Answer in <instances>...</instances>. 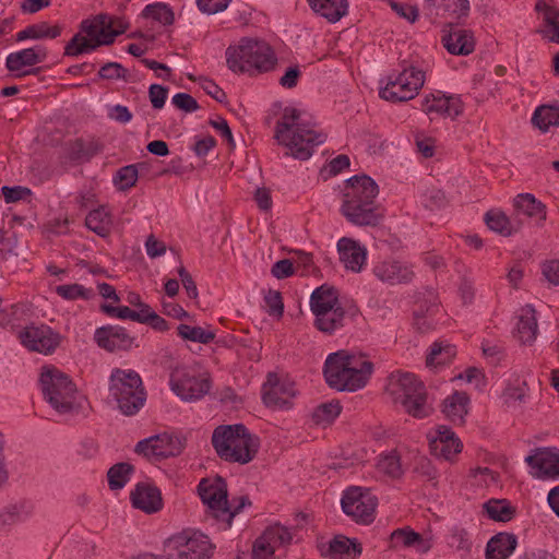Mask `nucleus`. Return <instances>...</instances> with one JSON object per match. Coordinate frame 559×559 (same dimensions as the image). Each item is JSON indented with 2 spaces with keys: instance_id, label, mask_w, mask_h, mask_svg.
I'll return each mask as SVG.
<instances>
[{
  "instance_id": "nucleus-1",
  "label": "nucleus",
  "mask_w": 559,
  "mask_h": 559,
  "mask_svg": "<svg viewBox=\"0 0 559 559\" xmlns=\"http://www.w3.org/2000/svg\"><path fill=\"white\" fill-rule=\"evenodd\" d=\"M274 139L278 145L286 148V156L307 160L311 157L313 148L325 142L326 134L302 120L298 109L286 107L276 122Z\"/></svg>"
},
{
  "instance_id": "nucleus-2",
  "label": "nucleus",
  "mask_w": 559,
  "mask_h": 559,
  "mask_svg": "<svg viewBox=\"0 0 559 559\" xmlns=\"http://www.w3.org/2000/svg\"><path fill=\"white\" fill-rule=\"evenodd\" d=\"M373 371V364L345 350L328 356L323 374L326 383L337 391H356L364 388Z\"/></svg>"
},
{
  "instance_id": "nucleus-3",
  "label": "nucleus",
  "mask_w": 559,
  "mask_h": 559,
  "mask_svg": "<svg viewBox=\"0 0 559 559\" xmlns=\"http://www.w3.org/2000/svg\"><path fill=\"white\" fill-rule=\"evenodd\" d=\"M212 445L225 462L248 464L259 451V439L242 424L221 425L212 435Z\"/></svg>"
},
{
  "instance_id": "nucleus-4",
  "label": "nucleus",
  "mask_w": 559,
  "mask_h": 559,
  "mask_svg": "<svg viewBox=\"0 0 559 559\" xmlns=\"http://www.w3.org/2000/svg\"><path fill=\"white\" fill-rule=\"evenodd\" d=\"M225 56L227 67L234 73L267 72L277 61L271 46L254 37H242L237 44L229 45Z\"/></svg>"
},
{
  "instance_id": "nucleus-5",
  "label": "nucleus",
  "mask_w": 559,
  "mask_h": 559,
  "mask_svg": "<svg viewBox=\"0 0 559 559\" xmlns=\"http://www.w3.org/2000/svg\"><path fill=\"white\" fill-rule=\"evenodd\" d=\"M386 391L395 404L414 418H426L433 412L427 389L414 373L396 371L390 374Z\"/></svg>"
},
{
  "instance_id": "nucleus-6",
  "label": "nucleus",
  "mask_w": 559,
  "mask_h": 559,
  "mask_svg": "<svg viewBox=\"0 0 559 559\" xmlns=\"http://www.w3.org/2000/svg\"><path fill=\"white\" fill-rule=\"evenodd\" d=\"M39 383L45 400L59 414L78 413L82 407L78 401L76 385L57 368L44 367Z\"/></svg>"
},
{
  "instance_id": "nucleus-7",
  "label": "nucleus",
  "mask_w": 559,
  "mask_h": 559,
  "mask_svg": "<svg viewBox=\"0 0 559 559\" xmlns=\"http://www.w3.org/2000/svg\"><path fill=\"white\" fill-rule=\"evenodd\" d=\"M108 390L119 411L126 416L135 415L145 404L146 391L140 374L134 370L115 368Z\"/></svg>"
},
{
  "instance_id": "nucleus-8",
  "label": "nucleus",
  "mask_w": 559,
  "mask_h": 559,
  "mask_svg": "<svg viewBox=\"0 0 559 559\" xmlns=\"http://www.w3.org/2000/svg\"><path fill=\"white\" fill-rule=\"evenodd\" d=\"M198 492L202 502L207 507L206 514L224 525V530L230 527L228 514L227 484L223 477L214 479L203 478L198 485Z\"/></svg>"
},
{
  "instance_id": "nucleus-9",
  "label": "nucleus",
  "mask_w": 559,
  "mask_h": 559,
  "mask_svg": "<svg viewBox=\"0 0 559 559\" xmlns=\"http://www.w3.org/2000/svg\"><path fill=\"white\" fill-rule=\"evenodd\" d=\"M425 83V73L415 67L404 68L397 74H391L388 83L380 88L381 98L392 103L413 99Z\"/></svg>"
},
{
  "instance_id": "nucleus-10",
  "label": "nucleus",
  "mask_w": 559,
  "mask_h": 559,
  "mask_svg": "<svg viewBox=\"0 0 559 559\" xmlns=\"http://www.w3.org/2000/svg\"><path fill=\"white\" fill-rule=\"evenodd\" d=\"M167 548L169 559H210L214 546L206 535L183 531L167 540Z\"/></svg>"
},
{
  "instance_id": "nucleus-11",
  "label": "nucleus",
  "mask_w": 559,
  "mask_h": 559,
  "mask_svg": "<svg viewBox=\"0 0 559 559\" xmlns=\"http://www.w3.org/2000/svg\"><path fill=\"white\" fill-rule=\"evenodd\" d=\"M110 19L106 13H99L93 19H85L80 23V32L76 33L66 45L63 55L67 57H78L83 53H90L95 47H83L94 45V39H98L103 28Z\"/></svg>"
},
{
  "instance_id": "nucleus-12",
  "label": "nucleus",
  "mask_w": 559,
  "mask_h": 559,
  "mask_svg": "<svg viewBox=\"0 0 559 559\" xmlns=\"http://www.w3.org/2000/svg\"><path fill=\"white\" fill-rule=\"evenodd\" d=\"M377 498L370 489L352 487L344 492L342 509L357 523L370 524L374 520Z\"/></svg>"
},
{
  "instance_id": "nucleus-13",
  "label": "nucleus",
  "mask_w": 559,
  "mask_h": 559,
  "mask_svg": "<svg viewBox=\"0 0 559 559\" xmlns=\"http://www.w3.org/2000/svg\"><path fill=\"white\" fill-rule=\"evenodd\" d=\"M355 195L343 194L341 214L353 225L374 227L380 224L384 214L376 202H358Z\"/></svg>"
},
{
  "instance_id": "nucleus-14",
  "label": "nucleus",
  "mask_w": 559,
  "mask_h": 559,
  "mask_svg": "<svg viewBox=\"0 0 559 559\" xmlns=\"http://www.w3.org/2000/svg\"><path fill=\"white\" fill-rule=\"evenodd\" d=\"M21 344L31 352L52 354L60 345L61 336L46 324H31L17 334Z\"/></svg>"
},
{
  "instance_id": "nucleus-15",
  "label": "nucleus",
  "mask_w": 559,
  "mask_h": 559,
  "mask_svg": "<svg viewBox=\"0 0 559 559\" xmlns=\"http://www.w3.org/2000/svg\"><path fill=\"white\" fill-rule=\"evenodd\" d=\"M296 395L295 385L289 380H281L276 373H269L262 386V400L272 409H288Z\"/></svg>"
},
{
  "instance_id": "nucleus-16",
  "label": "nucleus",
  "mask_w": 559,
  "mask_h": 559,
  "mask_svg": "<svg viewBox=\"0 0 559 559\" xmlns=\"http://www.w3.org/2000/svg\"><path fill=\"white\" fill-rule=\"evenodd\" d=\"M183 448L185 444L180 438L163 433L139 441L135 445V452L147 459L159 460L177 456Z\"/></svg>"
},
{
  "instance_id": "nucleus-17",
  "label": "nucleus",
  "mask_w": 559,
  "mask_h": 559,
  "mask_svg": "<svg viewBox=\"0 0 559 559\" xmlns=\"http://www.w3.org/2000/svg\"><path fill=\"white\" fill-rule=\"evenodd\" d=\"M360 314L356 306L343 307L338 305L331 310L314 316L313 326L321 333L333 335L338 330L353 323Z\"/></svg>"
},
{
  "instance_id": "nucleus-18",
  "label": "nucleus",
  "mask_w": 559,
  "mask_h": 559,
  "mask_svg": "<svg viewBox=\"0 0 559 559\" xmlns=\"http://www.w3.org/2000/svg\"><path fill=\"white\" fill-rule=\"evenodd\" d=\"M94 341L102 349L115 352H128L134 345V337L119 325H104L96 329Z\"/></svg>"
},
{
  "instance_id": "nucleus-19",
  "label": "nucleus",
  "mask_w": 559,
  "mask_h": 559,
  "mask_svg": "<svg viewBox=\"0 0 559 559\" xmlns=\"http://www.w3.org/2000/svg\"><path fill=\"white\" fill-rule=\"evenodd\" d=\"M525 462L532 468L533 477H559V451L549 448L536 449L534 454L525 457Z\"/></svg>"
},
{
  "instance_id": "nucleus-20",
  "label": "nucleus",
  "mask_w": 559,
  "mask_h": 559,
  "mask_svg": "<svg viewBox=\"0 0 559 559\" xmlns=\"http://www.w3.org/2000/svg\"><path fill=\"white\" fill-rule=\"evenodd\" d=\"M171 390L183 401H193L203 397L211 388L210 380L182 373L178 378H171Z\"/></svg>"
},
{
  "instance_id": "nucleus-21",
  "label": "nucleus",
  "mask_w": 559,
  "mask_h": 559,
  "mask_svg": "<svg viewBox=\"0 0 559 559\" xmlns=\"http://www.w3.org/2000/svg\"><path fill=\"white\" fill-rule=\"evenodd\" d=\"M423 111L433 117L455 118L463 112V103L460 97L444 95H428L424 98Z\"/></svg>"
},
{
  "instance_id": "nucleus-22",
  "label": "nucleus",
  "mask_w": 559,
  "mask_h": 559,
  "mask_svg": "<svg viewBox=\"0 0 559 559\" xmlns=\"http://www.w3.org/2000/svg\"><path fill=\"white\" fill-rule=\"evenodd\" d=\"M423 11L431 21L447 15L459 20L467 16L469 2L468 0H425Z\"/></svg>"
},
{
  "instance_id": "nucleus-23",
  "label": "nucleus",
  "mask_w": 559,
  "mask_h": 559,
  "mask_svg": "<svg viewBox=\"0 0 559 559\" xmlns=\"http://www.w3.org/2000/svg\"><path fill=\"white\" fill-rule=\"evenodd\" d=\"M441 41L451 55L467 56L475 49L473 33L467 29H454L451 23L445 25Z\"/></svg>"
},
{
  "instance_id": "nucleus-24",
  "label": "nucleus",
  "mask_w": 559,
  "mask_h": 559,
  "mask_svg": "<svg viewBox=\"0 0 559 559\" xmlns=\"http://www.w3.org/2000/svg\"><path fill=\"white\" fill-rule=\"evenodd\" d=\"M462 442L451 428L439 426L437 436L429 442L430 452L438 459L451 460L462 451Z\"/></svg>"
},
{
  "instance_id": "nucleus-25",
  "label": "nucleus",
  "mask_w": 559,
  "mask_h": 559,
  "mask_svg": "<svg viewBox=\"0 0 559 559\" xmlns=\"http://www.w3.org/2000/svg\"><path fill=\"white\" fill-rule=\"evenodd\" d=\"M552 0H538L535 11L542 19L538 33L551 43L559 44V9Z\"/></svg>"
},
{
  "instance_id": "nucleus-26",
  "label": "nucleus",
  "mask_w": 559,
  "mask_h": 559,
  "mask_svg": "<svg viewBox=\"0 0 559 559\" xmlns=\"http://www.w3.org/2000/svg\"><path fill=\"white\" fill-rule=\"evenodd\" d=\"M132 506L135 509L151 514L163 508V499L159 489L148 484H138L130 493Z\"/></svg>"
},
{
  "instance_id": "nucleus-27",
  "label": "nucleus",
  "mask_w": 559,
  "mask_h": 559,
  "mask_svg": "<svg viewBox=\"0 0 559 559\" xmlns=\"http://www.w3.org/2000/svg\"><path fill=\"white\" fill-rule=\"evenodd\" d=\"M374 275L382 282L394 284L409 283L414 277L413 270L399 261H383L373 269Z\"/></svg>"
},
{
  "instance_id": "nucleus-28",
  "label": "nucleus",
  "mask_w": 559,
  "mask_h": 559,
  "mask_svg": "<svg viewBox=\"0 0 559 559\" xmlns=\"http://www.w3.org/2000/svg\"><path fill=\"white\" fill-rule=\"evenodd\" d=\"M354 194L358 202H376L379 188L376 181L367 175H356L346 180L343 194Z\"/></svg>"
},
{
  "instance_id": "nucleus-29",
  "label": "nucleus",
  "mask_w": 559,
  "mask_h": 559,
  "mask_svg": "<svg viewBox=\"0 0 559 559\" xmlns=\"http://www.w3.org/2000/svg\"><path fill=\"white\" fill-rule=\"evenodd\" d=\"M340 260L347 270L359 272L366 262V249L350 238H341L337 242Z\"/></svg>"
},
{
  "instance_id": "nucleus-30",
  "label": "nucleus",
  "mask_w": 559,
  "mask_h": 559,
  "mask_svg": "<svg viewBox=\"0 0 559 559\" xmlns=\"http://www.w3.org/2000/svg\"><path fill=\"white\" fill-rule=\"evenodd\" d=\"M47 49L43 46L22 49L7 57L5 66L11 72L20 71L23 67H32L47 59Z\"/></svg>"
},
{
  "instance_id": "nucleus-31",
  "label": "nucleus",
  "mask_w": 559,
  "mask_h": 559,
  "mask_svg": "<svg viewBox=\"0 0 559 559\" xmlns=\"http://www.w3.org/2000/svg\"><path fill=\"white\" fill-rule=\"evenodd\" d=\"M338 305L341 302L337 289L328 284L317 287L310 296V310L313 316L331 310Z\"/></svg>"
},
{
  "instance_id": "nucleus-32",
  "label": "nucleus",
  "mask_w": 559,
  "mask_h": 559,
  "mask_svg": "<svg viewBox=\"0 0 559 559\" xmlns=\"http://www.w3.org/2000/svg\"><path fill=\"white\" fill-rule=\"evenodd\" d=\"M314 13L330 23L338 22L348 12V0H308Z\"/></svg>"
},
{
  "instance_id": "nucleus-33",
  "label": "nucleus",
  "mask_w": 559,
  "mask_h": 559,
  "mask_svg": "<svg viewBox=\"0 0 559 559\" xmlns=\"http://www.w3.org/2000/svg\"><path fill=\"white\" fill-rule=\"evenodd\" d=\"M518 540L511 533H498L487 543L486 559H508L514 551Z\"/></svg>"
},
{
  "instance_id": "nucleus-34",
  "label": "nucleus",
  "mask_w": 559,
  "mask_h": 559,
  "mask_svg": "<svg viewBox=\"0 0 559 559\" xmlns=\"http://www.w3.org/2000/svg\"><path fill=\"white\" fill-rule=\"evenodd\" d=\"M485 223L488 228L503 237H509L520 230L522 224L519 219L508 217L500 210H489L485 214Z\"/></svg>"
},
{
  "instance_id": "nucleus-35",
  "label": "nucleus",
  "mask_w": 559,
  "mask_h": 559,
  "mask_svg": "<svg viewBox=\"0 0 559 559\" xmlns=\"http://www.w3.org/2000/svg\"><path fill=\"white\" fill-rule=\"evenodd\" d=\"M469 397L465 392L455 391L443 402L442 412L445 417L456 425H463L467 414Z\"/></svg>"
},
{
  "instance_id": "nucleus-36",
  "label": "nucleus",
  "mask_w": 559,
  "mask_h": 559,
  "mask_svg": "<svg viewBox=\"0 0 559 559\" xmlns=\"http://www.w3.org/2000/svg\"><path fill=\"white\" fill-rule=\"evenodd\" d=\"M513 206L518 214L536 218L538 224L546 221V206L531 193H520L513 200Z\"/></svg>"
},
{
  "instance_id": "nucleus-37",
  "label": "nucleus",
  "mask_w": 559,
  "mask_h": 559,
  "mask_svg": "<svg viewBox=\"0 0 559 559\" xmlns=\"http://www.w3.org/2000/svg\"><path fill=\"white\" fill-rule=\"evenodd\" d=\"M392 547H414L419 552H427L431 548V543L424 539L423 536L409 527L396 528L391 533Z\"/></svg>"
},
{
  "instance_id": "nucleus-38",
  "label": "nucleus",
  "mask_w": 559,
  "mask_h": 559,
  "mask_svg": "<svg viewBox=\"0 0 559 559\" xmlns=\"http://www.w3.org/2000/svg\"><path fill=\"white\" fill-rule=\"evenodd\" d=\"M85 226L99 237H107L111 231L112 216L106 206L92 210L85 218Z\"/></svg>"
},
{
  "instance_id": "nucleus-39",
  "label": "nucleus",
  "mask_w": 559,
  "mask_h": 559,
  "mask_svg": "<svg viewBox=\"0 0 559 559\" xmlns=\"http://www.w3.org/2000/svg\"><path fill=\"white\" fill-rule=\"evenodd\" d=\"M63 29L62 25L56 24L50 25L48 22H39L36 24L28 25L16 34V40L22 41L25 39H44V38H57L61 35Z\"/></svg>"
},
{
  "instance_id": "nucleus-40",
  "label": "nucleus",
  "mask_w": 559,
  "mask_h": 559,
  "mask_svg": "<svg viewBox=\"0 0 559 559\" xmlns=\"http://www.w3.org/2000/svg\"><path fill=\"white\" fill-rule=\"evenodd\" d=\"M100 151L102 146L98 143H85L82 139H76L69 143L67 156L71 162L82 164L90 162Z\"/></svg>"
},
{
  "instance_id": "nucleus-41",
  "label": "nucleus",
  "mask_w": 559,
  "mask_h": 559,
  "mask_svg": "<svg viewBox=\"0 0 559 559\" xmlns=\"http://www.w3.org/2000/svg\"><path fill=\"white\" fill-rule=\"evenodd\" d=\"M361 550L360 544L343 535L334 537L329 545V556L332 559H354Z\"/></svg>"
},
{
  "instance_id": "nucleus-42",
  "label": "nucleus",
  "mask_w": 559,
  "mask_h": 559,
  "mask_svg": "<svg viewBox=\"0 0 559 559\" xmlns=\"http://www.w3.org/2000/svg\"><path fill=\"white\" fill-rule=\"evenodd\" d=\"M537 335V320L535 317V310L531 306H526L522 309L518 322V336L522 344H531L535 341Z\"/></svg>"
},
{
  "instance_id": "nucleus-43",
  "label": "nucleus",
  "mask_w": 559,
  "mask_h": 559,
  "mask_svg": "<svg viewBox=\"0 0 559 559\" xmlns=\"http://www.w3.org/2000/svg\"><path fill=\"white\" fill-rule=\"evenodd\" d=\"M489 519L497 522L511 521L515 515V508L507 500L490 499L484 504Z\"/></svg>"
},
{
  "instance_id": "nucleus-44",
  "label": "nucleus",
  "mask_w": 559,
  "mask_h": 559,
  "mask_svg": "<svg viewBox=\"0 0 559 559\" xmlns=\"http://www.w3.org/2000/svg\"><path fill=\"white\" fill-rule=\"evenodd\" d=\"M134 471L133 465L127 462L114 464L107 472L110 490H120L129 481Z\"/></svg>"
},
{
  "instance_id": "nucleus-45",
  "label": "nucleus",
  "mask_w": 559,
  "mask_h": 559,
  "mask_svg": "<svg viewBox=\"0 0 559 559\" xmlns=\"http://www.w3.org/2000/svg\"><path fill=\"white\" fill-rule=\"evenodd\" d=\"M532 121L543 131H547L550 126H559V106L543 105L538 107Z\"/></svg>"
},
{
  "instance_id": "nucleus-46",
  "label": "nucleus",
  "mask_w": 559,
  "mask_h": 559,
  "mask_svg": "<svg viewBox=\"0 0 559 559\" xmlns=\"http://www.w3.org/2000/svg\"><path fill=\"white\" fill-rule=\"evenodd\" d=\"M177 334L185 341L197 342L201 344H209L215 338V333L213 331L183 323L177 326Z\"/></svg>"
},
{
  "instance_id": "nucleus-47",
  "label": "nucleus",
  "mask_w": 559,
  "mask_h": 559,
  "mask_svg": "<svg viewBox=\"0 0 559 559\" xmlns=\"http://www.w3.org/2000/svg\"><path fill=\"white\" fill-rule=\"evenodd\" d=\"M27 316V308L23 304H13L3 308L0 314V325L14 330Z\"/></svg>"
},
{
  "instance_id": "nucleus-48",
  "label": "nucleus",
  "mask_w": 559,
  "mask_h": 559,
  "mask_svg": "<svg viewBox=\"0 0 559 559\" xmlns=\"http://www.w3.org/2000/svg\"><path fill=\"white\" fill-rule=\"evenodd\" d=\"M456 355L455 346L435 342L430 347V353L427 355V366L445 365Z\"/></svg>"
},
{
  "instance_id": "nucleus-49",
  "label": "nucleus",
  "mask_w": 559,
  "mask_h": 559,
  "mask_svg": "<svg viewBox=\"0 0 559 559\" xmlns=\"http://www.w3.org/2000/svg\"><path fill=\"white\" fill-rule=\"evenodd\" d=\"M342 407L337 401L322 403L312 413V421L316 425H329L340 415Z\"/></svg>"
},
{
  "instance_id": "nucleus-50",
  "label": "nucleus",
  "mask_w": 559,
  "mask_h": 559,
  "mask_svg": "<svg viewBox=\"0 0 559 559\" xmlns=\"http://www.w3.org/2000/svg\"><path fill=\"white\" fill-rule=\"evenodd\" d=\"M377 468L380 473L391 478H400L403 475L401 460L395 451L381 455L378 460Z\"/></svg>"
},
{
  "instance_id": "nucleus-51",
  "label": "nucleus",
  "mask_w": 559,
  "mask_h": 559,
  "mask_svg": "<svg viewBox=\"0 0 559 559\" xmlns=\"http://www.w3.org/2000/svg\"><path fill=\"white\" fill-rule=\"evenodd\" d=\"M142 15L146 19L157 21L163 25H171L175 20L171 9L162 2L147 4L143 10Z\"/></svg>"
},
{
  "instance_id": "nucleus-52",
  "label": "nucleus",
  "mask_w": 559,
  "mask_h": 559,
  "mask_svg": "<svg viewBox=\"0 0 559 559\" xmlns=\"http://www.w3.org/2000/svg\"><path fill=\"white\" fill-rule=\"evenodd\" d=\"M447 542L451 548L462 554H468L472 549L469 533L460 526H454L450 530Z\"/></svg>"
},
{
  "instance_id": "nucleus-53",
  "label": "nucleus",
  "mask_w": 559,
  "mask_h": 559,
  "mask_svg": "<svg viewBox=\"0 0 559 559\" xmlns=\"http://www.w3.org/2000/svg\"><path fill=\"white\" fill-rule=\"evenodd\" d=\"M139 178L138 165H127L121 167L115 178L114 183L120 191H127L134 187Z\"/></svg>"
},
{
  "instance_id": "nucleus-54",
  "label": "nucleus",
  "mask_w": 559,
  "mask_h": 559,
  "mask_svg": "<svg viewBox=\"0 0 559 559\" xmlns=\"http://www.w3.org/2000/svg\"><path fill=\"white\" fill-rule=\"evenodd\" d=\"M265 542L274 546H284L292 542L293 536L287 527L280 524L267 527L261 536Z\"/></svg>"
},
{
  "instance_id": "nucleus-55",
  "label": "nucleus",
  "mask_w": 559,
  "mask_h": 559,
  "mask_svg": "<svg viewBox=\"0 0 559 559\" xmlns=\"http://www.w3.org/2000/svg\"><path fill=\"white\" fill-rule=\"evenodd\" d=\"M56 293L66 300H75L79 298L87 300L93 296L91 289L80 284L59 285L56 287Z\"/></svg>"
},
{
  "instance_id": "nucleus-56",
  "label": "nucleus",
  "mask_w": 559,
  "mask_h": 559,
  "mask_svg": "<svg viewBox=\"0 0 559 559\" xmlns=\"http://www.w3.org/2000/svg\"><path fill=\"white\" fill-rule=\"evenodd\" d=\"M128 70L119 62H107L98 70L102 80H127Z\"/></svg>"
},
{
  "instance_id": "nucleus-57",
  "label": "nucleus",
  "mask_w": 559,
  "mask_h": 559,
  "mask_svg": "<svg viewBox=\"0 0 559 559\" xmlns=\"http://www.w3.org/2000/svg\"><path fill=\"white\" fill-rule=\"evenodd\" d=\"M121 34H123V29H114V19L110 16L98 39H94V45H90V47H95L96 50L100 46L111 45L115 38ZM83 47H88V45L84 44Z\"/></svg>"
},
{
  "instance_id": "nucleus-58",
  "label": "nucleus",
  "mask_w": 559,
  "mask_h": 559,
  "mask_svg": "<svg viewBox=\"0 0 559 559\" xmlns=\"http://www.w3.org/2000/svg\"><path fill=\"white\" fill-rule=\"evenodd\" d=\"M1 191L7 203H15L22 200H26L33 194L29 188L22 186H3Z\"/></svg>"
},
{
  "instance_id": "nucleus-59",
  "label": "nucleus",
  "mask_w": 559,
  "mask_h": 559,
  "mask_svg": "<svg viewBox=\"0 0 559 559\" xmlns=\"http://www.w3.org/2000/svg\"><path fill=\"white\" fill-rule=\"evenodd\" d=\"M264 301L267 307L266 312L270 316L281 318L284 313L283 298L280 292L270 289L264 296Z\"/></svg>"
},
{
  "instance_id": "nucleus-60",
  "label": "nucleus",
  "mask_w": 559,
  "mask_h": 559,
  "mask_svg": "<svg viewBox=\"0 0 559 559\" xmlns=\"http://www.w3.org/2000/svg\"><path fill=\"white\" fill-rule=\"evenodd\" d=\"M200 86L202 90L218 103L226 102V93L212 80L206 78L199 79Z\"/></svg>"
},
{
  "instance_id": "nucleus-61",
  "label": "nucleus",
  "mask_w": 559,
  "mask_h": 559,
  "mask_svg": "<svg viewBox=\"0 0 559 559\" xmlns=\"http://www.w3.org/2000/svg\"><path fill=\"white\" fill-rule=\"evenodd\" d=\"M274 546L259 537L252 547V559H273Z\"/></svg>"
},
{
  "instance_id": "nucleus-62",
  "label": "nucleus",
  "mask_w": 559,
  "mask_h": 559,
  "mask_svg": "<svg viewBox=\"0 0 559 559\" xmlns=\"http://www.w3.org/2000/svg\"><path fill=\"white\" fill-rule=\"evenodd\" d=\"M173 104L178 108L186 112L197 111L200 106L198 102L187 93H178L173 97Z\"/></svg>"
},
{
  "instance_id": "nucleus-63",
  "label": "nucleus",
  "mask_w": 559,
  "mask_h": 559,
  "mask_svg": "<svg viewBox=\"0 0 559 559\" xmlns=\"http://www.w3.org/2000/svg\"><path fill=\"white\" fill-rule=\"evenodd\" d=\"M168 94V88L159 85L152 84L148 88V97L153 108L160 109L164 107Z\"/></svg>"
},
{
  "instance_id": "nucleus-64",
  "label": "nucleus",
  "mask_w": 559,
  "mask_h": 559,
  "mask_svg": "<svg viewBox=\"0 0 559 559\" xmlns=\"http://www.w3.org/2000/svg\"><path fill=\"white\" fill-rule=\"evenodd\" d=\"M543 275L552 285H559V260H550L543 264Z\"/></svg>"
}]
</instances>
